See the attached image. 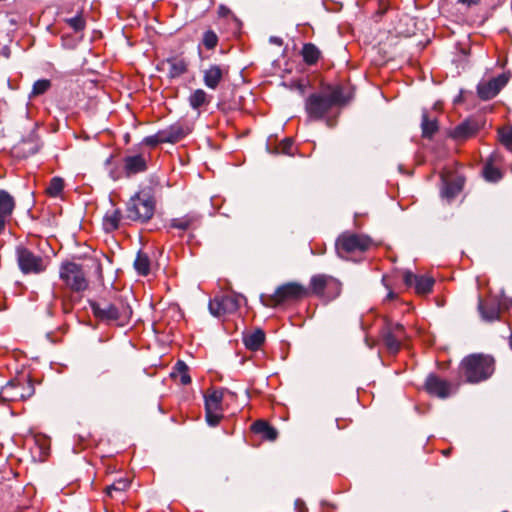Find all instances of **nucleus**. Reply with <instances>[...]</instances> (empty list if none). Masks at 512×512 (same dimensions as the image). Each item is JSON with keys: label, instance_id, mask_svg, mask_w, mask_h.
<instances>
[{"label": "nucleus", "instance_id": "nucleus-1", "mask_svg": "<svg viewBox=\"0 0 512 512\" xmlns=\"http://www.w3.org/2000/svg\"><path fill=\"white\" fill-rule=\"evenodd\" d=\"M345 103L343 88L339 85L327 86L321 92L312 93L305 101V111L309 120H325L327 126H334L339 107Z\"/></svg>", "mask_w": 512, "mask_h": 512}, {"label": "nucleus", "instance_id": "nucleus-2", "mask_svg": "<svg viewBox=\"0 0 512 512\" xmlns=\"http://www.w3.org/2000/svg\"><path fill=\"white\" fill-rule=\"evenodd\" d=\"M91 309L99 320L107 323L115 322L120 326L125 325L132 315L131 307L122 300L114 303H92Z\"/></svg>", "mask_w": 512, "mask_h": 512}, {"label": "nucleus", "instance_id": "nucleus-3", "mask_svg": "<svg viewBox=\"0 0 512 512\" xmlns=\"http://www.w3.org/2000/svg\"><path fill=\"white\" fill-rule=\"evenodd\" d=\"M468 382L477 383L489 378L494 371V361L485 355H470L462 361Z\"/></svg>", "mask_w": 512, "mask_h": 512}, {"label": "nucleus", "instance_id": "nucleus-4", "mask_svg": "<svg viewBox=\"0 0 512 512\" xmlns=\"http://www.w3.org/2000/svg\"><path fill=\"white\" fill-rule=\"evenodd\" d=\"M16 260L23 274H40L46 270L45 258L25 246L16 247Z\"/></svg>", "mask_w": 512, "mask_h": 512}, {"label": "nucleus", "instance_id": "nucleus-5", "mask_svg": "<svg viewBox=\"0 0 512 512\" xmlns=\"http://www.w3.org/2000/svg\"><path fill=\"white\" fill-rule=\"evenodd\" d=\"M311 292L329 302L339 296L341 292V283L328 275H315L310 281Z\"/></svg>", "mask_w": 512, "mask_h": 512}, {"label": "nucleus", "instance_id": "nucleus-6", "mask_svg": "<svg viewBox=\"0 0 512 512\" xmlns=\"http://www.w3.org/2000/svg\"><path fill=\"white\" fill-rule=\"evenodd\" d=\"M35 392L32 382L28 378L9 381L0 391L3 401H20L30 398Z\"/></svg>", "mask_w": 512, "mask_h": 512}, {"label": "nucleus", "instance_id": "nucleus-7", "mask_svg": "<svg viewBox=\"0 0 512 512\" xmlns=\"http://www.w3.org/2000/svg\"><path fill=\"white\" fill-rule=\"evenodd\" d=\"M60 278L73 291H83L88 286L81 266L74 262H68L61 266Z\"/></svg>", "mask_w": 512, "mask_h": 512}, {"label": "nucleus", "instance_id": "nucleus-8", "mask_svg": "<svg viewBox=\"0 0 512 512\" xmlns=\"http://www.w3.org/2000/svg\"><path fill=\"white\" fill-rule=\"evenodd\" d=\"M126 213L130 220L145 222L153 216L154 202L151 198H141L136 195L127 203Z\"/></svg>", "mask_w": 512, "mask_h": 512}, {"label": "nucleus", "instance_id": "nucleus-9", "mask_svg": "<svg viewBox=\"0 0 512 512\" xmlns=\"http://www.w3.org/2000/svg\"><path fill=\"white\" fill-rule=\"evenodd\" d=\"M370 245L371 240L366 236L343 234L337 239L336 249L339 256L344 258L345 254L356 251H365L370 247Z\"/></svg>", "mask_w": 512, "mask_h": 512}, {"label": "nucleus", "instance_id": "nucleus-10", "mask_svg": "<svg viewBox=\"0 0 512 512\" xmlns=\"http://www.w3.org/2000/svg\"><path fill=\"white\" fill-rule=\"evenodd\" d=\"M306 294L307 290L302 285L294 282L286 283L276 289L275 293L265 302V305L276 306L286 301L300 299Z\"/></svg>", "mask_w": 512, "mask_h": 512}, {"label": "nucleus", "instance_id": "nucleus-11", "mask_svg": "<svg viewBox=\"0 0 512 512\" xmlns=\"http://www.w3.org/2000/svg\"><path fill=\"white\" fill-rule=\"evenodd\" d=\"M206 421L210 426H216L222 419L223 391L209 390L204 395Z\"/></svg>", "mask_w": 512, "mask_h": 512}, {"label": "nucleus", "instance_id": "nucleus-12", "mask_svg": "<svg viewBox=\"0 0 512 512\" xmlns=\"http://www.w3.org/2000/svg\"><path fill=\"white\" fill-rule=\"evenodd\" d=\"M241 298L236 294L217 296L209 302L210 313L216 317L234 313L240 306Z\"/></svg>", "mask_w": 512, "mask_h": 512}, {"label": "nucleus", "instance_id": "nucleus-13", "mask_svg": "<svg viewBox=\"0 0 512 512\" xmlns=\"http://www.w3.org/2000/svg\"><path fill=\"white\" fill-rule=\"evenodd\" d=\"M381 335L386 348L391 353H396L399 351L401 342L405 337V330L400 323L386 322Z\"/></svg>", "mask_w": 512, "mask_h": 512}, {"label": "nucleus", "instance_id": "nucleus-14", "mask_svg": "<svg viewBox=\"0 0 512 512\" xmlns=\"http://www.w3.org/2000/svg\"><path fill=\"white\" fill-rule=\"evenodd\" d=\"M510 75L502 73L488 81H481L477 86L478 96L482 100H490L494 98L499 91L508 83Z\"/></svg>", "mask_w": 512, "mask_h": 512}, {"label": "nucleus", "instance_id": "nucleus-15", "mask_svg": "<svg viewBox=\"0 0 512 512\" xmlns=\"http://www.w3.org/2000/svg\"><path fill=\"white\" fill-rule=\"evenodd\" d=\"M403 280L407 287H414L416 293L420 295L431 292L434 285V279L432 277L419 276L410 271L404 272Z\"/></svg>", "mask_w": 512, "mask_h": 512}, {"label": "nucleus", "instance_id": "nucleus-16", "mask_svg": "<svg viewBox=\"0 0 512 512\" xmlns=\"http://www.w3.org/2000/svg\"><path fill=\"white\" fill-rule=\"evenodd\" d=\"M228 74V67L212 64L203 70V82L209 89L215 90Z\"/></svg>", "mask_w": 512, "mask_h": 512}, {"label": "nucleus", "instance_id": "nucleus-17", "mask_svg": "<svg viewBox=\"0 0 512 512\" xmlns=\"http://www.w3.org/2000/svg\"><path fill=\"white\" fill-rule=\"evenodd\" d=\"M425 385L430 394L440 398H446L451 394V384L435 375H430Z\"/></svg>", "mask_w": 512, "mask_h": 512}, {"label": "nucleus", "instance_id": "nucleus-18", "mask_svg": "<svg viewBox=\"0 0 512 512\" xmlns=\"http://www.w3.org/2000/svg\"><path fill=\"white\" fill-rule=\"evenodd\" d=\"M15 207L14 198L5 190L0 189V233L4 229L7 218Z\"/></svg>", "mask_w": 512, "mask_h": 512}, {"label": "nucleus", "instance_id": "nucleus-19", "mask_svg": "<svg viewBox=\"0 0 512 512\" xmlns=\"http://www.w3.org/2000/svg\"><path fill=\"white\" fill-rule=\"evenodd\" d=\"M479 124L474 120H466L456 126L451 132V137L457 140H465L474 136L479 130Z\"/></svg>", "mask_w": 512, "mask_h": 512}, {"label": "nucleus", "instance_id": "nucleus-20", "mask_svg": "<svg viewBox=\"0 0 512 512\" xmlns=\"http://www.w3.org/2000/svg\"><path fill=\"white\" fill-rule=\"evenodd\" d=\"M161 132L166 143H176L189 134L190 129L188 126L175 123Z\"/></svg>", "mask_w": 512, "mask_h": 512}, {"label": "nucleus", "instance_id": "nucleus-21", "mask_svg": "<svg viewBox=\"0 0 512 512\" xmlns=\"http://www.w3.org/2000/svg\"><path fill=\"white\" fill-rule=\"evenodd\" d=\"M131 482L128 478H119L105 488V493L110 498L122 500L124 493L130 488Z\"/></svg>", "mask_w": 512, "mask_h": 512}, {"label": "nucleus", "instance_id": "nucleus-22", "mask_svg": "<svg viewBox=\"0 0 512 512\" xmlns=\"http://www.w3.org/2000/svg\"><path fill=\"white\" fill-rule=\"evenodd\" d=\"M478 310L481 317L486 321L498 320L500 316V307L495 303H485L481 298L478 303Z\"/></svg>", "mask_w": 512, "mask_h": 512}, {"label": "nucleus", "instance_id": "nucleus-23", "mask_svg": "<svg viewBox=\"0 0 512 512\" xmlns=\"http://www.w3.org/2000/svg\"><path fill=\"white\" fill-rule=\"evenodd\" d=\"M438 128L436 117L430 116L427 110H423L421 121L422 137L431 138L438 131Z\"/></svg>", "mask_w": 512, "mask_h": 512}, {"label": "nucleus", "instance_id": "nucleus-24", "mask_svg": "<svg viewBox=\"0 0 512 512\" xmlns=\"http://www.w3.org/2000/svg\"><path fill=\"white\" fill-rule=\"evenodd\" d=\"M163 65L167 66L169 77L176 78L187 71V62L182 58H170Z\"/></svg>", "mask_w": 512, "mask_h": 512}, {"label": "nucleus", "instance_id": "nucleus-25", "mask_svg": "<svg viewBox=\"0 0 512 512\" xmlns=\"http://www.w3.org/2000/svg\"><path fill=\"white\" fill-rule=\"evenodd\" d=\"M146 168V161L141 155L129 156L125 159V171L128 176L143 172Z\"/></svg>", "mask_w": 512, "mask_h": 512}, {"label": "nucleus", "instance_id": "nucleus-26", "mask_svg": "<svg viewBox=\"0 0 512 512\" xmlns=\"http://www.w3.org/2000/svg\"><path fill=\"white\" fill-rule=\"evenodd\" d=\"M265 340V333L261 329L247 333L243 337L245 346L250 350H258Z\"/></svg>", "mask_w": 512, "mask_h": 512}, {"label": "nucleus", "instance_id": "nucleus-27", "mask_svg": "<svg viewBox=\"0 0 512 512\" xmlns=\"http://www.w3.org/2000/svg\"><path fill=\"white\" fill-rule=\"evenodd\" d=\"M122 214L118 209L108 211L103 219V225L106 231H113L119 227Z\"/></svg>", "mask_w": 512, "mask_h": 512}, {"label": "nucleus", "instance_id": "nucleus-28", "mask_svg": "<svg viewBox=\"0 0 512 512\" xmlns=\"http://www.w3.org/2000/svg\"><path fill=\"white\" fill-rule=\"evenodd\" d=\"M199 220V216L196 214H187L181 218H175L171 220L170 226L175 229L185 231L189 229L194 223Z\"/></svg>", "mask_w": 512, "mask_h": 512}, {"label": "nucleus", "instance_id": "nucleus-29", "mask_svg": "<svg viewBox=\"0 0 512 512\" xmlns=\"http://www.w3.org/2000/svg\"><path fill=\"white\" fill-rule=\"evenodd\" d=\"M303 60L308 65L315 64L320 57V50L312 43L304 44L301 51Z\"/></svg>", "mask_w": 512, "mask_h": 512}, {"label": "nucleus", "instance_id": "nucleus-30", "mask_svg": "<svg viewBox=\"0 0 512 512\" xmlns=\"http://www.w3.org/2000/svg\"><path fill=\"white\" fill-rule=\"evenodd\" d=\"M252 428L255 432L263 434V436L268 440H275L277 438V431L275 428L271 427L265 421H256Z\"/></svg>", "mask_w": 512, "mask_h": 512}, {"label": "nucleus", "instance_id": "nucleus-31", "mask_svg": "<svg viewBox=\"0 0 512 512\" xmlns=\"http://www.w3.org/2000/svg\"><path fill=\"white\" fill-rule=\"evenodd\" d=\"M173 377H180V383L182 385H188L191 382V377L188 374V366L184 361H177L174 367Z\"/></svg>", "mask_w": 512, "mask_h": 512}, {"label": "nucleus", "instance_id": "nucleus-32", "mask_svg": "<svg viewBox=\"0 0 512 512\" xmlns=\"http://www.w3.org/2000/svg\"><path fill=\"white\" fill-rule=\"evenodd\" d=\"M134 268L136 271L143 276L148 275L150 272V260L146 254L139 252L134 261Z\"/></svg>", "mask_w": 512, "mask_h": 512}, {"label": "nucleus", "instance_id": "nucleus-33", "mask_svg": "<svg viewBox=\"0 0 512 512\" xmlns=\"http://www.w3.org/2000/svg\"><path fill=\"white\" fill-rule=\"evenodd\" d=\"M207 93L203 89H196L189 96V104L193 109H198L208 103Z\"/></svg>", "mask_w": 512, "mask_h": 512}, {"label": "nucleus", "instance_id": "nucleus-34", "mask_svg": "<svg viewBox=\"0 0 512 512\" xmlns=\"http://www.w3.org/2000/svg\"><path fill=\"white\" fill-rule=\"evenodd\" d=\"M498 139L507 150L512 152V126L499 128Z\"/></svg>", "mask_w": 512, "mask_h": 512}, {"label": "nucleus", "instance_id": "nucleus-35", "mask_svg": "<svg viewBox=\"0 0 512 512\" xmlns=\"http://www.w3.org/2000/svg\"><path fill=\"white\" fill-rule=\"evenodd\" d=\"M63 188H64L63 179L60 177H54L51 179V181L46 189V192L52 197H57L60 195Z\"/></svg>", "mask_w": 512, "mask_h": 512}, {"label": "nucleus", "instance_id": "nucleus-36", "mask_svg": "<svg viewBox=\"0 0 512 512\" xmlns=\"http://www.w3.org/2000/svg\"><path fill=\"white\" fill-rule=\"evenodd\" d=\"M483 176L487 181L496 182L501 179L502 175L499 169L494 167L491 163H487L483 169Z\"/></svg>", "mask_w": 512, "mask_h": 512}, {"label": "nucleus", "instance_id": "nucleus-37", "mask_svg": "<svg viewBox=\"0 0 512 512\" xmlns=\"http://www.w3.org/2000/svg\"><path fill=\"white\" fill-rule=\"evenodd\" d=\"M202 44L208 50L214 49L218 44V36L213 30H207L202 37Z\"/></svg>", "mask_w": 512, "mask_h": 512}, {"label": "nucleus", "instance_id": "nucleus-38", "mask_svg": "<svg viewBox=\"0 0 512 512\" xmlns=\"http://www.w3.org/2000/svg\"><path fill=\"white\" fill-rule=\"evenodd\" d=\"M51 86L50 80L40 79L33 84L30 97H35L44 94Z\"/></svg>", "mask_w": 512, "mask_h": 512}, {"label": "nucleus", "instance_id": "nucleus-39", "mask_svg": "<svg viewBox=\"0 0 512 512\" xmlns=\"http://www.w3.org/2000/svg\"><path fill=\"white\" fill-rule=\"evenodd\" d=\"M143 142L148 145V146H151V147H155L157 146L158 144L160 143H166L164 141V137L162 135V132L161 130L158 131L156 134L154 135H150V136H147L144 138Z\"/></svg>", "mask_w": 512, "mask_h": 512}, {"label": "nucleus", "instance_id": "nucleus-40", "mask_svg": "<svg viewBox=\"0 0 512 512\" xmlns=\"http://www.w3.org/2000/svg\"><path fill=\"white\" fill-rule=\"evenodd\" d=\"M66 22L75 32H79L85 27V21L81 16L69 18Z\"/></svg>", "mask_w": 512, "mask_h": 512}, {"label": "nucleus", "instance_id": "nucleus-41", "mask_svg": "<svg viewBox=\"0 0 512 512\" xmlns=\"http://www.w3.org/2000/svg\"><path fill=\"white\" fill-rule=\"evenodd\" d=\"M461 188L462 184L458 182L447 184L442 193L447 198H453L461 190Z\"/></svg>", "mask_w": 512, "mask_h": 512}, {"label": "nucleus", "instance_id": "nucleus-42", "mask_svg": "<svg viewBox=\"0 0 512 512\" xmlns=\"http://www.w3.org/2000/svg\"><path fill=\"white\" fill-rule=\"evenodd\" d=\"M293 142L290 138L284 139L279 146V150L284 154H292Z\"/></svg>", "mask_w": 512, "mask_h": 512}, {"label": "nucleus", "instance_id": "nucleus-43", "mask_svg": "<svg viewBox=\"0 0 512 512\" xmlns=\"http://www.w3.org/2000/svg\"><path fill=\"white\" fill-rule=\"evenodd\" d=\"M269 42L278 46H281L283 44V40L277 36H271L269 38Z\"/></svg>", "mask_w": 512, "mask_h": 512}, {"label": "nucleus", "instance_id": "nucleus-44", "mask_svg": "<svg viewBox=\"0 0 512 512\" xmlns=\"http://www.w3.org/2000/svg\"><path fill=\"white\" fill-rule=\"evenodd\" d=\"M479 1L480 0H458L459 3L466 5L468 7L478 4Z\"/></svg>", "mask_w": 512, "mask_h": 512}, {"label": "nucleus", "instance_id": "nucleus-45", "mask_svg": "<svg viewBox=\"0 0 512 512\" xmlns=\"http://www.w3.org/2000/svg\"><path fill=\"white\" fill-rule=\"evenodd\" d=\"M295 505L299 512H307V508H305L299 500L295 502Z\"/></svg>", "mask_w": 512, "mask_h": 512}, {"label": "nucleus", "instance_id": "nucleus-46", "mask_svg": "<svg viewBox=\"0 0 512 512\" xmlns=\"http://www.w3.org/2000/svg\"><path fill=\"white\" fill-rule=\"evenodd\" d=\"M387 298H388V299H390V300H392V299H394V298H395V294H394L392 291H390V292L388 293V295H387Z\"/></svg>", "mask_w": 512, "mask_h": 512}, {"label": "nucleus", "instance_id": "nucleus-47", "mask_svg": "<svg viewBox=\"0 0 512 512\" xmlns=\"http://www.w3.org/2000/svg\"><path fill=\"white\" fill-rule=\"evenodd\" d=\"M510 345H511V348H512V334H511V339H510Z\"/></svg>", "mask_w": 512, "mask_h": 512}]
</instances>
